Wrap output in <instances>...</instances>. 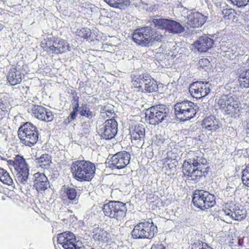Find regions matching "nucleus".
Segmentation results:
<instances>
[{
    "instance_id": "1",
    "label": "nucleus",
    "mask_w": 249,
    "mask_h": 249,
    "mask_svg": "<svg viewBox=\"0 0 249 249\" xmlns=\"http://www.w3.org/2000/svg\"><path fill=\"white\" fill-rule=\"evenodd\" d=\"M187 158L183 163L182 171L189 179L197 182L202 177L208 174L210 167L209 163L199 151H190Z\"/></svg>"
},
{
    "instance_id": "2",
    "label": "nucleus",
    "mask_w": 249,
    "mask_h": 249,
    "mask_svg": "<svg viewBox=\"0 0 249 249\" xmlns=\"http://www.w3.org/2000/svg\"><path fill=\"white\" fill-rule=\"evenodd\" d=\"M95 166L94 163L87 160H77L71 165V171L77 180L89 181L94 176Z\"/></svg>"
},
{
    "instance_id": "3",
    "label": "nucleus",
    "mask_w": 249,
    "mask_h": 249,
    "mask_svg": "<svg viewBox=\"0 0 249 249\" xmlns=\"http://www.w3.org/2000/svg\"><path fill=\"white\" fill-rule=\"evenodd\" d=\"M163 36L153 30L150 27H144L135 30L133 36V40L138 45L147 46L156 42H160Z\"/></svg>"
},
{
    "instance_id": "4",
    "label": "nucleus",
    "mask_w": 249,
    "mask_h": 249,
    "mask_svg": "<svg viewBox=\"0 0 249 249\" xmlns=\"http://www.w3.org/2000/svg\"><path fill=\"white\" fill-rule=\"evenodd\" d=\"M38 135L36 127L29 122H27L20 126L18 130V136L20 142L29 147H32L36 143Z\"/></svg>"
},
{
    "instance_id": "5",
    "label": "nucleus",
    "mask_w": 249,
    "mask_h": 249,
    "mask_svg": "<svg viewBox=\"0 0 249 249\" xmlns=\"http://www.w3.org/2000/svg\"><path fill=\"white\" fill-rule=\"evenodd\" d=\"M131 82L134 87V92H153L158 89L157 82L149 76L143 75H132Z\"/></svg>"
},
{
    "instance_id": "6",
    "label": "nucleus",
    "mask_w": 249,
    "mask_h": 249,
    "mask_svg": "<svg viewBox=\"0 0 249 249\" xmlns=\"http://www.w3.org/2000/svg\"><path fill=\"white\" fill-rule=\"evenodd\" d=\"M14 168L15 179L18 184L25 185L27 183L29 175V168L25 159L19 155L12 161Z\"/></svg>"
},
{
    "instance_id": "7",
    "label": "nucleus",
    "mask_w": 249,
    "mask_h": 249,
    "mask_svg": "<svg viewBox=\"0 0 249 249\" xmlns=\"http://www.w3.org/2000/svg\"><path fill=\"white\" fill-rule=\"evenodd\" d=\"M196 107L193 102L187 100L177 103L174 106L175 114L181 121L189 120L196 115Z\"/></svg>"
},
{
    "instance_id": "8",
    "label": "nucleus",
    "mask_w": 249,
    "mask_h": 249,
    "mask_svg": "<svg viewBox=\"0 0 249 249\" xmlns=\"http://www.w3.org/2000/svg\"><path fill=\"white\" fill-rule=\"evenodd\" d=\"M157 228L153 225L151 220L140 222L135 226L131 232L132 237L135 239H152L157 233Z\"/></svg>"
},
{
    "instance_id": "9",
    "label": "nucleus",
    "mask_w": 249,
    "mask_h": 249,
    "mask_svg": "<svg viewBox=\"0 0 249 249\" xmlns=\"http://www.w3.org/2000/svg\"><path fill=\"white\" fill-rule=\"evenodd\" d=\"M168 112L169 109L163 105L153 106L146 111V121L151 124H159L166 119Z\"/></svg>"
},
{
    "instance_id": "10",
    "label": "nucleus",
    "mask_w": 249,
    "mask_h": 249,
    "mask_svg": "<svg viewBox=\"0 0 249 249\" xmlns=\"http://www.w3.org/2000/svg\"><path fill=\"white\" fill-rule=\"evenodd\" d=\"M192 201L195 206L202 210L213 207L215 204V196L203 190L196 191Z\"/></svg>"
},
{
    "instance_id": "11",
    "label": "nucleus",
    "mask_w": 249,
    "mask_h": 249,
    "mask_svg": "<svg viewBox=\"0 0 249 249\" xmlns=\"http://www.w3.org/2000/svg\"><path fill=\"white\" fill-rule=\"evenodd\" d=\"M103 211L106 216L121 221L124 217V204L120 201H110L104 205Z\"/></svg>"
},
{
    "instance_id": "12",
    "label": "nucleus",
    "mask_w": 249,
    "mask_h": 249,
    "mask_svg": "<svg viewBox=\"0 0 249 249\" xmlns=\"http://www.w3.org/2000/svg\"><path fill=\"white\" fill-rule=\"evenodd\" d=\"M152 22L155 26L159 29H166L170 33L178 34L183 32L184 30V27L176 21L164 19V18H154Z\"/></svg>"
},
{
    "instance_id": "13",
    "label": "nucleus",
    "mask_w": 249,
    "mask_h": 249,
    "mask_svg": "<svg viewBox=\"0 0 249 249\" xmlns=\"http://www.w3.org/2000/svg\"><path fill=\"white\" fill-rule=\"evenodd\" d=\"M113 118L108 119L99 129L98 133L103 139L110 140L115 137L117 132V122Z\"/></svg>"
},
{
    "instance_id": "14",
    "label": "nucleus",
    "mask_w": 249,
    "mask_h": 249,
    "mask_svg": "<svg viewBox=\"0 0 249 249\" xmlns=\"http://www.w3.org/2000/svg\"><path fill=\"white\" fill-rule=\"evenodd\" d=\"M189 92L194 98L204 97L210 92L209 83L201 81L194 82L190 86Z\"/></svg>"
},
{
    "instance_id": "15",
    "label": "nucleus",
    "mask_w": 249,
    "mask_h": 249,
    "mask_svg": "<svg viewBox=\"0 0 249 249\" xmlns=\"http://www.w3.org/2000/svg\"><path fill=\"white\" fill-rule=\"evenodd\" d=\"M32 112L36 118L45 122H52L54 118L53 112L42 106L34 105Z\"/></svg>"
},
{
    "instance_id": "16",
    "label": "nucleus",
    "mask_w": 249,
    "mask_h": 249,
    "mask_svg": "<svg viewBox=\"0 0 249 249\" xmlns=\"http://www.w3.org/2000/svg\"><path fill=\"white\" fill-rule=\"evenodd\" d=\"M58 243L65 249H75L74 244L76 238L74 234L70 231H65L57 235Z\"/></svg>"
},
{
    "instance_id": "17",
    "label": "nucleus",
    "mask_w": 249,
    "mask_h": 249,
    "mask_svg": "<svg viewBox=\"0 0 249 249\" xmlns=\"http://www.w3.org/2000/svg\"><path fill=\"white\" fill-rule=\"evenodd\" d=\"M34 176V187L38 193H43L49 186L48 178L44 173L39 172L35 174Z\"/></svg>"
},
{
    "instance_id": "18",
    "label": "nucleus",
    "mask_w": 249,
    "mask_h": 249,
    "mask_svg": "<svg viewBox=\"0 0 249 249\" xmlns=\"http://www.w3.org/2000/svg\"><path fill=\"white\" fill-rule=\"evenodd\" d=\"M204 16L199 12L191 13L187 16V28H197L202 26L205 22Z\"/></svg>"
},
{
    "instance_id": "19",
    "label": "nucleus",
    "mask_w": 249,
    "mask_h": 249,
    "mask_svg": "<svg viewBox=\"0 0 249 249\" xmlns=\"http://www.w3.org/2000/svg\"><path fill=\"white\" fill-rule=\"evenodd\" d=\"M67 51H70L69 44L65 40L61 39L53 42V44L49 47L48 52L59 54L65 53Z\"/></svg>"
},
{
    "instance_id": "20",
    "label": "nucleus",
    "mask_w": 249,
    "mask_h": 249,
    "mask_svg": "<svg viewBox=\"0 0 249 249\" xmlns=\"http://www.w3.org/2000/svg\"><path fill=\"white\" fill-rule=\"evenodd\" d=\"M213 44L212 39L207 36H203L195 42L194 45L199 52H205L213 47Z\"/></svg>"
},
{
    "instance_id": "21",
    "label": "nucleus",
    "mask_w": 249,
    "mask_h": 249,
    "mask_svg": "<svg viewBox=\"0 0 249 249\" xmlns=\"http://www.w3.org/2000/svg\"><path fill=\"white\" fill-rule=\"evenodd\" d=\"M202 128L207 131L213 132L216 131L219 128L218 121L213 116L205 118L201 124Z\"/></svg>"
},
{
    "instance_id": "22",
    "label": "nucleus",
    "mask_w": 249,
    "mask_h": 249,
    "mask_svg": "<svg viewBox=\"0 0 249 249\" xmlns=\"http://www.w3.org/2000/svg\"><path fill=\"white\" fill-rule=\"evenodd\" d=\"M230 100L231 101L229 103L227 114L231 116L237 117L239 115L240 111L238 99L236 96L231 95Z\"/></svg>"
},
{
    "instance_id": "23",
    "label": "nucleus",
    "mask_w": 249,
    "mask_h": 249,
    "mask_svg": "<svg viewBox=\"0 0 249 249\" xmlns=\"http://www.w3.org/2000/svg\"><path fill=\"white\" fill-rule=\"evenodd\" d=\"M65 193L66 196L70 201V203L76 205V207L78 208V204L79 202V198L80 196L79 192L73 187H67L65 189Z\"/></svg>"
},
{
    "instance_id": "24",
    "label": "nucleus",
    "mask_w": 249,
    "mask_h": 249,
    "mask_svg": "<svg viewBox=\"0 0 249 249\" xmlns=\"http://www.w3.org/2000/svg\"><path fill=\"white\" fill-rule=\"evenodd\" d=\"M8 82L12 86L18 85L22 81V75L19 71L15 68H11L7 74Z\"/></svg>"
},
{
    "instance_id": "25",
    "label": "nucleus",
    "mask_w": 249,
    "mask_h": 249,
    "mask_svg": "<svg viewBox=\"0 0 249 249\" xmlns=\"http://www.w3.org/2000/svg\"><path fill=\"white\" fill-rule=\"evenodd\" d=\"M108 164L110 165L109 167L112 169H123L124 168V157L122 154L118 153L111 157Z\"/></svg>"
},
{
    "instance_id": "26",
    "label": "nucleus",
    "mask_w": 249,
    "mask_h": 249,
    "mask_svg": "<svg viewBox=\"0 0 249 249\" xmlns=\"http://www.w3.org/2000/svg\"><path fill=\"white\" fill-rule=\"evenodd\" d=\"M93 233H94L93 238L95 241L106 242L109 238V233L101 228L94 229Z\"/></svg>"
},
{
    "instance_id": "27",
    "label": "nucleus",
    "mask_w": 249,
    "mask_h": 249,
    "mask_svg": "<svg viewBox=\"0 0 249 249\" xmlns=\"http://www.w3.org/2000/svg\"><path fill=\"white\" fill-rule=\"evenodd\" d=\"M231 95H223L218 100L217 104L220 109L227 114V109L228 108L229 103L230 102Z\"/></svg>"
},
{
    "instance_id": "28",
    "label": "nucleus",
    "mask_w": 249,
    "mask_h": 249,
    "mask_svg": "<svg viewBox=\"0 0 249 249\" xmlns=\"http://www.w3.org/2000/svg\"><path fill=\"white\" fill-rule=\"evenodd\" d=\"M129 130L131 139L134 140H140L143 139L144 137V129H140L139 128H133V126H129Z\"/></svg>"
},
{
    "instance_id": "29",
    "label": "nucleus",
    "mask_w": 249,
    "mask_h": 249,
    "mask_svg": "<svg viewBox=\"0 0 249 249\" xmlns=\"http://www.w3.org/2000/svg\"><path fill=\"white\" fill-rule=\"evenodd\" d=\"M79 113L89 119H91L94 116L93 112L91 111L87 104H82L80 106L78 105Z\"/></svg>"
},
{
    "instance_id": "30",
    "label": "nucleus",
    "mask_w": 249,
    "mask_h": 249,
    "mask_svg": "<svg viewBox=\"0 0 249 249\" xmlns=\"http://www.w3.org/2000/svg\"><path fill=\"white\" fill-rule=\"evenodd\" d=\"M36 162L42 167L50 166L51 157L47 154H42L39 158L36 159Z\"/></svg>"
},
{
    "instance_id": "31",
    "label": "nucleus",
    "mask_w": 249,
    "mask_h": 249,
    "mask_svg": "<svg viewBox=\"0 0 249 249\" xmlns=\"http://www.w3.org/2000/svg\"><path fill=\"white\" fill-rule=\"evenodd\" d=\"M0 180L3 183L11 185L13 183V180L9 174L5 170L0 168Z\"/></svg>"
},
{
    "instance_id": "32",
    "label": "nucleus",
    "mask_w": 249,
    "mask_h": 249,
    "mask_svg": "<svg viewBox=\"0 0 249 249\" xmlns=\"http://www.w3.org/2000/svg\"><path fill=\"white\" fill-rule=\"evenodd\" d=\"M232 219L235 220H241L246 217L245 211L235 205L233 207Z\"/></svg>"
},
{
    "instance_id": "33",
    "label": "nucleus",
    "mask_w": 249,
    "mask_h": 249,
    "mask_svg": "<svg viewBox=\"0 0 249 249\" xmlns=\"http://www.w3.org/2000/svg\"><path fill=\"white\" fill-rule=\"evenodd\" d=\"M247 78L246 73L241 74L239 76L238 82L240 88H248L249 87V79Z\"/></svg>"
},
{
    "instance_id": "34",
    "label": "nucleus",
    "mask_w": 249,
    "mask_h": 249,
    "mask_svg": "<svg viewBox=\"0 0 249 249\" xmlns=\"http://www.w3.org/2000/svg\"><path fill=\"white\" fill-rule=\"evenodd\" d=\"M191 249H213L206 243L197 241L191 245Z\"/></svg>"
},
{
    "instance_id": "35",
    "label": "nucleus",
    "mask_w": 249,
    "mask_h": 249,
    "mask_svg": "<svg viewBox=\"0 0 249 249\" xmlns=\"http://www.w3.org/2000/svg\"><path fill=\"white\" fill-rule=\"evenodd\" d=\"M242 180L244 185L249 187V164L242 171Z\"/></svg>"
},
{
    "instance_id": "36",
    "label": "nucleus",
    "mask_w": 249,
    "mask_h": 249,
    "mask_svg": "<svg viewBox=\"0 0 249 249\" xmlns=\"http://www.w3.org/2000/svg\"><path fill=\"white\" fill-rule=\"evenodd\" d=\"M138 92L136 91L134 92V89L132 90L131 92H129L127 93V96L125 97L126 99H125V101L128 100L127 103H125V105L127 104L128 106H131L133 102L136 99L137 96Z\"/></svg>"
},
{
    "instance_id": "37",
    "label": "nucleus",
    "mask_w": 249,
    "mask_h": 249,
    "mask_svg": "<svg viewBox=\"0 0 249 249\" xmlns=\"http://www.w3.org/2000/svg\"><path fill=\"white\" fill-rule=\"evenodd\" d=\"M236 47L232 46L231 49H227V51H225L222 56L226 57L228 59H232L235 57Z\"/></svg>"
},
{
    "instance_id": "38",
    "label": "nucleus",
    "mask_w": 249,
    "mask_h": 249,
    "mask_svg": "<svg viewBox=\"0 0 249 249\" xmlns=\"http://www.w3.org/2000/svg\"><path fill=\"white\" fill-rule=\"evenodd\" d=\"M77 36L84 38H87L90 36L91 31L89 29L83 28L78 29L76 32Z\"/></svg>"
},
{
    "instance_id": "39",
    "label": "nucleus",
    "mask_w": 249,
    "mask_h": 249,
    "mask_svg": "<svg viewBox=\"0 0 249 249\" xmlns=\"http://www.w3.org/2000/svg\"><path fill=\"white\" fill-rule=\"evenodd\" d=\"M102 110L105 111L108 115L111 117L114 114V107L111 104H107L101 106Z\"/></svg>"
},
{
    "instance_id": "40",
    "label": "nucleus",
    "mask_w": 249,
    "mask_h": 249,
    "mask_svg": "<svg viewBox=\"0 0 249 249\" xmlns=\"http://www.w3.org/2000/svg\"><path fill=\"white\" fill-rule=\"evenodd\" d=\"M111 4H108L111 7L120 9H124V0H112Z\"/></svg>"
},
{
    "instance_id": "41",
    "label": "nucleus",
    "mask_w": 249,
    "mask_h": 249,
    "mask_svg": "<svg viewBox=\"0 0 249 249\" xmlns=\"http://www.w3.org/2000/svg\"><path fill=\"white\" fill-rule=\"evenodd\" d=\"M233 206H226L225 208L222 210V214H225L226 216H228L229 218L232 219L233 214L231 213H233Z\"/></svg>"
},
{
    "instance_id": "42",
    "label": "nucleus",
    "mask_w": 249,
    "mask_h": 249,
    "mask_svg": "<svg viewBox=\"0 0 249 249\" xmlns=\"http://www.w3.org/2000/svg\"><path fill=\"white\" fill-rule=\"evenodd\" d=\"M231 1V3L234 5L237 6L238 7L244 6L246 5L249 0H229Z\"/></svg>"
},
{
    "instance_id": "43",
    "label": "nucleus",
    "mask_w": 249,
    "mask_h": 249,
    "mask_svg": "<svg viewBox=\"0 0 249 249\" xmlns=\"http://www.w3.org/2000/svg\"><path fill=\"white\" fill-rule=\"evenodd\" d=\"M78 103H76L75 107L73 108V111L70 113V116L68 118V123L70 122V117L71 118V120H73L75 119L77 116V112H78Z\"/></svg>"
},
{
    "instance_id": "44",
    "label": "nucleus",
    "mask_w": 249,
    "mask_h": 249,
    "mask_svg": "<svg viewBox=\"0 0 249 249\" xmlns=\"http://www.w3.org/2000/svg\"><path fill=\"white\" fill-rule=\"evenodd\" d=\"M210 64V61L207 58H202L199 60L198 64L200 67L204 68L205 67L208 66Z\"/></svg>"
},
{
    "instance_id": "45",
    "label": "nucleus",
    "mask_w": 249,
    "mask_h": 249,
    "mask_svg": "<svg viewBox=\"0 0 249 249\" xmlns=\"http://www.w3.org/2000/svg\"><path fill=\"white\" fill-rule=\"evenodd\" d=\"M167 162V165L170 169L176 166L177 161L175 160L168 159L164 161V162Z\"/></svg>"
},
{
    "instance_id": "46",
    "label": "nucleus",
    "mask_w": 249,
    "mask_h": 249,
    "mask_svg": "<svg viewBox=\"0 0 249 249\" xmlns=\"http://www.w3.org/2000/svg\"><path fill=\"white\" fill-rule=\"evenodd\" d=\"M234 12L231 9H226L223 11V14L225 15V17H228V18H230V17L233 15Z\"/></svg>"
},
{
    "instance_id": "47",
    "label": "nucleus",
    "mask_w": 249,
    "mask_h": 249,
    "mask_svg": "<svg viewBox=\"0 0 249 249\" xmlns=\"http://www.w3.org/2000/svg\"><path fill=\"white\" fill-rule=\"evenodd\" d=\"M231 48L229 47L228 46L226 45V43H223L220 45V50H221L220 52L221 55L222 56L224 53L225 51H227V49H231Z\"/></svg>"
},
{
    "instance_id": "48",
    "label": "nucleus",
    "mask_w": 249,
    "mask_h": 249,
    "mask_svg": "<svg viewBox=\"0 0 249 249\" xmlns=\"http://www.w3.org/2000/svg\"><path fill=\"white\" fill-rule=\"evenodd\" d=\"M6 107L0 108V120L2 119L6 115Z\"/></svg>"
},
{
    "instance_id": "49",
    "label": "nucleus",
    "mask_w": 249,
    "mask_h": 249,
    "mask_svg": "<svg viewBox=\"0 0 249 249\" xmlns=\"http://www.w3.org/2000/svg\"><path fill=\"white\" fill-rule=\"evenodd\" d=\"M151 249H164V247L161 244L153 245Z\"/></svg>"
},
{
    "instance_id": "50",
    "label": "nucleus",
    "mask_w": 249,
    "mask_h": 249,
    "mask_svg": "<svg viewBox=\"0 0 249 249\" xmlns=\"http://www.w3.org/2000/svg\"><path fill=\"white\" fill-rule=\"evenodd\" d=\"M100 116L102 118L105 119L107 117H110L108 114L105 112V111L102 110L101 108Z\"/></svg>"
},
{
    "instance_id": "51",
    "label": "nucleus",
    "mask_w": 249,
    "mask_h": 249,
    "mask_svg": "<svg viewBox=\"0 0 249 249\" xmlns=\"http://www.w3.org/2000/svg\"><path fill=\"white\" fill-rule=\"evenodd\" d=\"M5 105L3 103V101L1 98H0V108L4 107Z\"/></svg>"
},
{
    "instance_id": "52",
    "label": "nucleus",
    "mask_w": 249,
    "mask_h": 249,
    "mask_svg": "<svg viewBox=\"0 0 249 249\" xmlns=\"http://www.w3.org/2000/svg\"><path fill=\"white\" fill-rule=\"evenodd\" d=\"M125 158H128L129 159V160H128V162H129V160L130 159V154L128 153L125 152Z\"/></svg>"
},
{
    "instance_id": "53",
    "label": "nucleus",
    "mask_w": 249,
    "mask_h": 249,
    "mask_svg": "<svg viewBox=\"0 0 249 249\" xmlns=\"http://www.w3.org/2000/svg\"><path fill=\"white\" fill-rule=\"evenodd\" d=\"M104 1L107 4H111V2H113L112 0H104Z\"/></svg>"
},
{
    "instance_id": "54",
    "label": "nucleus",
    "mask_w": 249,
    "mask_h": 249,
    "mask_svg": "<svg viewBox=\"0 0 249 249\" xmlns=\"http://www.w3.org/2000/svg\"><path fill=\"white\" fill-rule=\"evenodd\" d=\"M247 129L249 130V131H247V133H249V121H248L247 124Z\"/></svg>"
},
{
    "instance_id": "55",
    "label": "nucleus",
    "mask_w": 249,
    "mask_h": 249,
    "mask_svg": "<svg viewBox=\"0 0 249 249\" xmlns=\"http://www.w3.org/2000/svg\"><path fill=\"white\" fill-rule=\"evenodd\" d=\"M125 5H126L127 4L129 5L130 1L129 0H125Z\"/></svg>"
},
{
    "instance_id": "56",
    "label": "nucleus",
    "mask_w": 249,
    "mask_h": 249,
    "mask_svg": "<svg viewBox=\"0 0 249 249\" xmlns=\"http://www.w3.org/2000/svg\"><path fill=\"white\" fill-rule=\"evenodd\" d=\"M3 26L1 23L0 22V31L3 29Z\"/></svg>"
}]
</instances>
